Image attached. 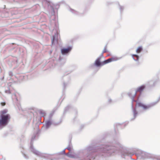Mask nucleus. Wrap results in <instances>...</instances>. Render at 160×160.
I'll return each instance as SVG.
<instances>
[{
    "instance_id": "f257e3e1",
    "label": "nucleus",
    "mask_w": 160,
    "mask_h": 160,
    "mask_svg": "<svg viewBox=\"0 0 160 160\" xmlns=\"http://www.w3.org/2000/svg\"><path fill=\"white\" fill-rule=\"evenodd\" d=\"M8 110L4 109L0 112V126H4L8 123L10 119Z\"/></svg>"
},
{
    "instance_id": "f03ea898",
    "label": "nucleus",
    "mask_w": 160,
    "mask_h": 160,
    "mask_svg": "<svg viewBox=\"0 0 160 160\" xmlns=\"http://www.w3.org/2000/svg\"><path fill=\"white\" fill-rule=\"evenodd\" d=\"M117 59H118L117 58L113 57L111 58H109L102 62H100V58H98L95 61V64L97 66H103L110 62L116 61L117 60Z\"/></svg>"
},
{
    "instance_id": "7ed1b4c3",
    "label": "nucleus",
    "mask_w": 160,
    "mask_h": 160,
    "mask_svg": "<svg viewBox=\"0 0 160 160\" xmlns=\"http://www.w3.org/2000/svg\"><path fill=\"white\" fill-rule=\"evenodd\" d=\"M71 49L70 47H69L67 48L62 49L61 50L62 53L63 54H66L69 52Z\"/></svg>"
},
{
    "instance_id": "20e7f679",
    "label": "nucleus",
    "mask_w": 160,
    "mask_h": 160,
    "mask_svg": "<svg viewBox=\"0 0 160 160\" xmlns=\"http://www.w3.org/2000/svg\"><path fill=\"white\" fill-rule=\"evenodd\" d=\"M145 86H142L139 87H138L137 90L136 92H141L145 88Z\"/></svg>"
},
{
    "instance_id": "39448f33",
    "label": "nucleus",
    "mask_w": 160,
    "mask_h": 160,
    "mask_svg": "<svg viewBox=\"0 0 160 160\" xmlns=\"http://www.w3.org/2000/svg\"><path fill=\"white\" fill-rule=\"evenodd\" d=\"M133 59L135 60H138L139 59V56L137 55L133 54L132 55Z\"/></svg>"
},
{
    "instance_id": "423d86ee",
    "label": "nucleus",
    "mask_w": 160,
    "mask_h": 160,
    "mask_svg": "<svg viewBox=\"0 0 160 160\" xmlns=\"http://www.w3.org/2000/svg\"><path fill=\"white\" fill-rule=\"evenodd\" d=\"M142 50V48L141 47H138L136 50V52L137 53H139L141 52Z\"/></svg>"
},
{
    "instance_id": "0eeeda50",
    "label": "nucleus",
    "mask_w": 160,
    "mask_h": 160,
    "mask_svg": "<svg viewBox=\"0 0 160 160\" xmlns=\"http://www.w3.org/2000/svg\"><path fill=\"white\" fill-rule=\"evenodd\" d=\"M150 106H146L145 105L143 104L142 107L144 109H147L149 107H150Z\"/></svg>"
},
{
    "instance_id": "6e6552de",
    "label": "nucleus",
    "mask_w": 160,
    "mask_h": 160,
    "mask_svg": "<svg viewBox=\"0 0 160 160\" xmlns=\"http://www.w3.org/2000/svg\"><path fill=\"white\" fill-rule=\"evenodd\" d=\"M143 104L141 102H138L136 104V105L138 107H142Z\"/></svg>"
},
{
    "instance_id": "1a4fd4ad",
    "label": "nucleus",
    "mask_w": 160,
    "mask_h": 160,
    "mask_svg": "<svg viewBox=\"0 0 160 160\" xmlns=\"http://www.w3.org/2000/svg\"><path fill=\"white\" fill-rule=\"evenodd\" d=\"M107 52V48H106V47H105L104 48V49L103 50L102 53H105V52Z\"/></svg>"
},
{
    "instance_id": "9d476101",
    "label": "nucleus",
    "mask_w": 160,
    "mask_h": 160,
    "mask_svg": "<svg viewBox=\"0 0 160 160\" xmlns=\"http://www.w3.org/2000/svg\"><path fill=\"white\" fill-rule=\"evenodd\" d=\"M1 104L2 106H3L5 105L6 103L5 102H2L1 103Z\"/></svg>"
},
{
    "instance_id": "9b49d317",
    "label": "nucleus",
    "mask_w": 160,
    "mask_h": 160,
    "mask_svg": "<svg viewBox=\"0 0 160 160\" xmlns=\"http://www.w3.org/2000/svg\"><path fill=\"white\" fill-rule=\"evenodd\" d=\"M68 156L69 157H71V156H70V155H68Z\"/></svg>"
}]
</instances>
